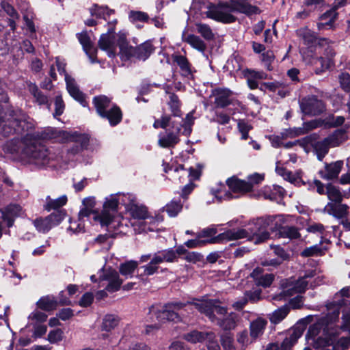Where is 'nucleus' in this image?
<instances>
[{
	"label": "nucleus",
	"mask_w": 350,
	"mask_h": 350,
	"mask_svg": "<svg viewBox=\"0 0 350 350\" xmlns=\"http://www.w3.org/2000/svg\"><path fill=\"white\" fill-rule=\"evenodd\" d=\"M260 274L261 269L257 268L252 271L251 276L256 281L258 285L263 287L269 286L274 280V275L272 273H266L260 275Z\"/></svg>",
	"instance_id": "32"
},
{
	"label": "nucleus",
	"mask_w": 350,
	"mask_h": 350,
	"mask_svg": "<svg viewBox=\"0 0 350 350\" xmlns=\"http://www.w3.org/2000/svg\"><path fill=\"white\" fill-rule=\"evenodd\" d=\"M215 8L230 13L238 12L243 14L247 16L261 13V10L258 6L249 3L238 2L235 0H230V3L225 1H219Z\"/></svg>",
	"instance_id": "12"
},
{
	"label": "nucleus",
	"mask_w": 350,
	"mask_h": 350,
	"mask_svg": "<svg viewBox=\"0 0 350 350\" xmlns=\"http://www.w3.org/2000/svg\"><path fill=\"white\" fill-rule=\"evenodd\" d=\"M275 171L280 176H282L284 180H289L290 182H293L295 180L291 172L283 167H276Z\"/></svg>",
	"instance_id": "64"
},
{
	"label": "nucleus",
	"mask_w": 350,
	"mask_h": 350,
	"mask_svg": "<svg viewBox=\"0 0 350 350\" xmlns=\"http://www.w3.org/2000/svg\"><path fill=\"white\" fill-rule=\"evenodd\" d=\"M238 129L241 133V139H247L248 138V132L252 129L251 126L244 120H239L238 122Z\"/></svg>",
	"instance_id": "58"
},
{
	"label": "nucleus",
	"mask_w": 350,
	"mask_h": 350,
	"mask_svg": "<svg viewBox=\"0 0 350 350\" xmlns=\"http://www.w3.org/2000/svg\"><path fill=\"white\" fill-rule=\"evenodd\" d=\"M315 275V271H311L306 273L304 276L299 278L295 284L286 286L282 291L274 297V299L282 300L293 295L295 293H304L310 284V287L315 285L312 284L310 279Z\"/></svg>",
	"instance_id": "10"
},
{
	"label": "nucleus",
	"mask_w": 350,
	"mask_h": 350,
	"mask_svg": "<svg viewBox=\"0 0 350 350\" xmlns=\"http://www.w3.org/2000/svg\"><path fill=\"white\" fill-rule=\"evenodd\" d=\"M33 223L36 230L38 232L42 233L47 232L53 227L52 224L49 220L47 217L37 218L33 221Z\"/></svg>",
	"instance_id": "45"
},
{
	"label": "nucleus",
	"mask_w": 350,
	"mask_h": 350,
	"mask_svg": "<svg viewBox=\"0 0 350 350\" xmlns=\"http://www.w3.org/2000/svg\"><path fill=\"white\" fill-rule=\"evenodd\" d=\"M62 157L55 153H51L49 150L44 145L39 143L34 138H32L29 148L26 152L25 158L31 159L38 165H45L50 161H60Z\"/></svg>",
	"instance_id": "6"
},
{
	"label": "nucleus",
	"mask_w": 350,
	"mask_h": 350,
	"mask_svg": "<svg viewBox=\"0 0 350 350\" xmlns=\"http://www.w3.org/2000/svg\"><path fill=\"white\" fill-rule=\"evenodd\" d=\"M245 78H252L254 80L266 79L268 78L267 74L263 71H257L252 69H246L243 71Z\"/></svg>",
	"instance_id": "52"
},
{
	"label": "nucleus",
	"mask_w": 350,
	"mask_h": 350,
	"mask_svg": "<svg viewBox=\"0 0 350 350\" xmlns=\"http://www.w3.org/2000/svg\"><path fill=\"white\" fill-rule=\"evenodd\" d=\"M92 103L99 116H105V111L112 105H115V104L111 103V98L105 95L94 96L92 100Z\"/></svg>",
	"instance_id": "26"
},
{
	"label": "nucleus",
	"mask_w": 350,
	"mask_h": 350,
	"mask_svg": "<svg viewBox=\"0 0 350 350\" xmlns=\"http://www.w3.org/2000/svg\"><path fill=\"white\" fill-rule=\"evenodd\" d=\"M334 6L329 10L322 14L320 17V21H327L325 22H320L317 23V27L319 31L326 29H331L334 27V24L338 18V13Z\"/></svg>",
	"instance_id": "18"
},
{
	"label": "nucleus",
	"mask_w": 350,
	"mask_h": 350,
	"mask_svg": "<svg viewBox=\"0 0 350 350\" xmlns=\"http://www.w3.org/2000/svg\"><path fill=\"white\" fill-rule=\"evenodd\" d=\"M60 133L55 128L48 127L40 133V137L43 139H52L59 137Z\"/></svg>",
	"instance_id": "54"
},
{
	"label": "nucleus",
	"mask_w": 350,
	"mask_h": 350,
	"mask_svg": "<svg viewBox=\"0 0 350 350\" xmlns=\"http://www.w3.org/2000/svg\"><path fill=\"white\" fill-rule=\"evenodd\" d=\"M302 334L303 329L299 327L291 329L286 334L280 345L278 343L270 344L266 350H291Z\"/></svg>",
	"instance_id": "16"
},
{
	"label": "nucleus",
	"mask_w": 350,
	"mask_h": 350,
	"mask_svg": "<svg viewBox=\"0 0 350 350\" xmlns=\"http://www.w3.org/2000/svg\"><path fill=\"white\" fill-rule=\"evenodd\" d=\"M207 243H216V242H212V238L207 240H201L196 237V239H191L186 241L185 245L189 248H196L204 246Z\"/></svg>",
	"instance_id": "53"
},
{
	"label": "nucleus",
	"mask_w": 350,
	"mask_h": 350,
	"mask_svg": "<svg viewBox=\"0 0 350 350\" xmlns=\"http://www.w3.org/2000/svg\"><path fill=\"white\" fill-rule=\"evenodd\" d=\"M138 266V262L135 260H129L124 263H122L119 267L120 273L127 277H131L134 271Z\"/></svg>",
	"instance_id": "44"
},
{
	"label": "nucleus",
	"mask_w": 350,
	"mask_h": 350,
	"mask_svg": "<svg viewBox=\"0 0 350 350\" xmlns=\"http://www.w3.org/2000/svg\"><path fill=\"white\" fill-rule=\"evenodd\" d=\"M278 234L280 237L290 239H297L300 237L297 228L289 226L280 227L278 230Z\"/></svg>",
	"instance_id": "41"
},
{
	"label": "nucleus",
	"mask_w": 350,
	"mask_h": 350,
	"mask_svg": "<svg viewBox=\"0 0 350 350\" xmlns=\"http://www.w3.org/2000/svg\"><path fill=\"white\" fill-rule=\"evenodd\" d=\"M188 250L183 245H179L176 250L167 249L158 251L154 254H148L141 256L140 262L150 261L141 268L144 269V275H152L157 273L159 269V265L164 262H175L178 261V255L187 254Z\"/></svg>",
	"instance_id": "2"
},
{
	"label": "nucleus",
	"mask_w": 350,
	"mask_h": 350,
	"mask_svg": "<svg viewBox=\"0 0 350 350\" xmlns=\"http://www.w3.org/2000/svg\"><path fill=\"white\" fill-rule=\"evenodd\" d=\"M172 58L179 66L183 75L187 77L191 74V64L185 55L174 53L172 55Z\"/></svg>",
	"instance_id": "31"
},
{
	"label": "nucleus",
	"mask_w": 350,
	"mask_h": 350,
	"mask_svg": "<svg viewBox=\"0 0 350 350\" xmlns=\"http://www.w3.org/2000/svg\"><path fill=\"white\" fill-rule=\"evenodd\" d=\"M274 219L275 217L273 216L258 218L253 222V226L249 228L228 230L212 238V242L219 243L224 241L247 238L256 244L262 243L270 237L267 229L271 228Z\"/></svg>",
	"instance_id": "1"
},
{
	"label": "nucleus",
	"mask_w": 350,
	"mask_h": 350,
	"mask_svg": "<svg viewBox=\"0 0 350 350\" xmlns=\"http://www.w3.org/2000/svg\"><path fill=\"white\" fill-rule=\"evenodd\" d=\"M27 88L29 93L34 98V102L39 105H46L48 109H50L48 97L44 95L38 88V87L33 83L27 84Z\"/></svg>",
	"instance_id": "28"
},
{
	"label": "nucleus",
	"mask_w": 350,
	"mask_h": 350,
	"mask_svg": "<svg viewBox=\"0 0 350 350\" xmlns=\"http://www.w3.org/2000/svg\"><path fill=\"white\" fill-rule=\"evenodd\" d=\"M300 109L303 113L308 116H317L325 110V105L315 96L303 98L300 102Z\"/></svg>",
	"instance_id": "14"
},
{
	"label": "nucleus",
	"mask_w": 350,
	"mask_h": 350,
	"mask_svg": "<svg viewBox=\"0 0 350 350\" xmlns=\"http://www.w3.org/2000/svg\"><path fill=\"white\" fill-rule=\"evenodd\" d=\"M105 116H100L108 120L111 126L118 125L122 119V113L120 108L116 105H112L105 111Z\"/></svg>",
	"instance_id": "27"
},
{
	"label": "nucleus",
	"mask_w": 350,
	"mask_h": 350,
	"mask_svg": "<svg viewBox=\"0 0 350 350\" xmlns=\"http://www.w3.org/2000/svg\"><path fill=\"white\" fill-rule=\"evenodd\" d=\"M129 215L136 219H145L148 217L147 208L143 205H139L137 202L127 208Z\"/></svg>",
	"instance_id": "33"
},
{
	"label": "nucleus",
	"mask_w": 350,
	"mask_h": 350,
	"mask_svg": "<svg viewBox=\"0 0 350 350\" xmlns=\"http://www.w3.org/2000/svg\"><path fill=\"white\" fill-rule=\"evenodd\" d=\"M120 321V319L115 314H106L102 323V330L106 332H110L118 326Z\"/></svg>",
	"instance_id": "38"
},
{
	"label": "nucleus",
	"mask_w": 350,
	"mask_h": 350,
	"mask_svg": "<svg viewBox=\"0 0 350 350\" xmlns=\"http://www.w3.org/2000/svg\"><path fill=\"white\" fill-rule=\"evenodd\" d=\"M297 34L307 44H316L317 35L307 27L297 30Z\"/></svg>",
	"instance_id": "40"
},
{
	"label": "nucleus",
	"mask_w": 350,
	"mask_h": 350,
	"mask_svg": "<svg viewBox=\"0 0 350 350\" xmlns=\"http://www.w3.org/2000/svg\"><path fill=\"white\" fill-rule=\"evenodd\" d=\"M118 22V21L117 18H114L112 21H109L107 22V31L106 33H102L100 35V39L97 44H129L127 40L128 32L125 29L120 30L118 33L116 32V25Z\"/></svg>",
	"instance_id": "9"
},
{
	"label": "nucleus",
	"mask_w": 350,
	"mask_h": 350,
	"mask_svg": "<svg viewBox=\"0 0 350 350\" xmlns=\"http://www.w3.org/2000/svg\"><path fill=\"white\" fill-rule=\"evenodd\" d=\"M67 90L72 97L80 102L83 106H85L87 103L85 100L84 94L79 90L74 79L68 75H65Z\"/></svg>",
	"instance_id": "25"
},
{
	"label": "nucleus",
	"mask_w": 350,
	"mask_h": 350,
	"mask_svg": "<svg viewBox=\"0 0 350 350\" xmlns=\"http://www.w3.org/2000/svg\"><path fill=\"white\" fill-rule=\"evenodd\" d=\"M326 195L329 202H342L343 200V195L339 188L331 183L326 185Z\"/></svg>",
	"instance_id": "37"
},
{
	"label": "nucleus",
	"mask_w": 350,
	"mask_h": 350,
	"mask_svg": "<svg viewBox=\"0 0 350 350\" xmlns=\"http://www.w3.org/2000/svg\"><path fill=\"white\" fill-rule=\"evenodd\" d=\"M208 16L217 22L224 24L234 23L237 18L230 12H224L218 8H213L209 10Z\"/></svg>",
	"instance_id": "24"
},
{
	"label": "nucleus",
	"mask_w": 350,
	"mask_h": 350,
	"mask_svg": "<svg viewBox=\"0 0 350 350\" xmlns=\"http://www.w3.org/2000/svg\"><path fill=\"white\" fill-rule=\"evenodd\" d=\"M66 211L64 210H56L51 215H48L49 220L53 225V227L58 225L65 217Z\"/></svg>",
	"instance_id": "49"
},
{
	"label": "nucleus",
	"mask_w": 350,
	"mask_h": 350,
	"mask_svg": "<svg viewBox=\"0 0 350 350\" xmlns=\"http://www.w3.org/2000/svg\"><path fill=\"white\" fill-rule=\"evenodd\" d=\"M327 250L325 247H321L318 245H315L309 247H306L301 252V256L305 257L321 256Z\"/></svg>",
	"instance_id": "47"
},
{
	"label": "nucleus",
	"mask_w": 350,
	"mask_h": 350,
	"mask_svg": "<svg viewBox=\"0 0 350 350\" xmlns=\"http://www.w3.org/2000/svg\"><path fill=\"white\" fill-rule=\"evenodd\" d=\"M347 138L344 129H337L321 141L315 142L313 148L319 161H322L328 153L329 148L338 146Z\"/></svg>",
	"instance_id": "7"
},
{
	"label": "nucleus",
	"mask_w": 350,
	"mask_h": 350,
	"mask_svg": "<svg viewBox=\"0 0 350 350\" xmlns=\"http://www.w3.org/2000/svg\"><path fill=\"white\" fill-rule=\"evenodd\" d=\"M38 308L45 311H51L55 310L57 306V301L51 297H42L38 302Z\"/></svg>",
	"instance_id": "42"
},
{
	"label": "nucleus",
	"mask_w": 350,
	"mask_h": 350,
	"mask_svg": "<svg viewBox=\"0 0 350 350\" xmlns=\"http://www.w3.org/2000/svg\"><path fill=\"white\" fill-rule=\"evenodd\" d=\"M211 193L214 196L219 202L223 200H229L233 198L230 191H226L224 185H219L211 189Z\"/></svg>",
	"instance_id": "39"
},
{
	"label": "nucleus",
	"mask_w": 350,
	"mask_h": 350,
	"mask_svg": "<svg viewBox=\"0 0 350 350\" xmlns=\"http://www.w3.org/2000/svg\"><path fill=\"white\" fill-rule=\"evenodd\" d=\"M184 259L188 262L196 263L203 260V256L198 252H188Z\"/></svg>",
	"instance_id": "61"
},
{
	"label": "nucleus",
	"mask_w": 350,
	"mask_h": 350,
	"mask_svg": "<svg viewBox=\"0 0 350 350\" xmlns=\"http://www.w3.org/2000/svg\"><path fill=\"white\" fill-rule=\"evenodd\" d=\"M289 312V307L287 305H284L270 314L269 319L271 323L278 324L286 318Z\"/></svg>",
	"instance_id": "36"
},
{
	"label": "nucleus",
	"mask_w": 350,
	"mask_h": 350,
	"mask_svg": "<svg viewBox=\"0 0 350 350\" xmlns=\"http://www.w3.org/2000/svg\"><path fill=\"white\" fill-rule=\"evenodd\" d=\"M237 321L238 315L236 313L231 312L221 320L217 318L215 322H217V324L223 329L231 330L234 329L237 326Z\"/></svg>",
	"instance_id": "34"
},
{
	"label": "nucleus",
	"mask_w": 350,
	"mask_h": 350,
	"mask_svg": "<svg viewBox=\"0 0 350 350\" xmlns=\"http://www.w3.org/2000/svg\"><path fill=\"white\" fill-rule=\"evenodd\" d=\"M182 208L183 204L180 200H172L165 206V210L170 217H175L182 210Z\"/></svg>",
	"instance_id": "46"
},
{
	"label": "nucleus",
	"mask_w": 350,
	"mask_h": 350,
	"mask_svg": "<svg viewBox=\"0 0 350 350\" xmlns=\"http://www.w3.org/2000/svg\"><path fill=\"white\" fill-rule=\"evenodd\" d=\"M99 281L107 282L105 290L109 293H114L120 290L123 280L120 278L119 273L114 269H101L99 272Z\"/></svg>",
	"instance_id": "13"
},
{
	"label": "nucleus",
	"mask_w": 350,
	"mask_h": 350,
	"mask_svg": "<svg viewBox=\"0 0 350 350\" xmlns=\"http://www.w3.org/2000/svg\"><path fill=\"white\" fill-rule=\"evenodd\" d=\"M171 118L168 116H163L161 119L156 120L154 122L153 126L155 129L162 128L166 129L170 126Z\"/></svg>",
	"instance_id": "62"
},
{
	"label": "nucleus",
	"mask_w": 350,
	"mask_h": 350,
	"mask_svg": "<svg viewBox=\"0 0 350 350\" xmlns=\"http://www.w3.org/2000/svg\"><path fill=\"white\" fill-rule=\"evenodd\" d=\"M339 81L342 89L347 92H350V75L347 72L340 74Z\"/></svg>",
	"instance_id": "55"
},
{
	"label": "nucleus",
	"mask_w": 350,
	"mask_h": 350,
	"mask_svg": "<svg viewBox=\"0 0 350 350\" xmlns=\"http://www.w3.org/2000/svg\"><path fill=\"white\" fill-rule=\"evenodd\" d=\"M192 305V301H187L185 303L176 301L165 304V306H152L149 310L150 318L153 325H149L146 327V332H150L153 329H158L161 324L165 321H179L180 317L176 311L180 310L183 308Z\"/></svg>",
	"instance_id": "3"
},
{
	"label": "nucleus",
	"mask_w": 350,
	"mask_h": 350,
	"mask_svg": "<svg viewBox=\"0 0 350 350\" xmlns=\"http://www.w3.org/2000/svg\"><path fill=\"white\" fill-rule=\"evenodd\" d=\"M118 204V195L113 194L106 198L103 211L100 213L95 214L94 220L98 222L101 226H106L109 229H118L122 225L123 219L117 212Z\"/></svg>",
	"instance_id": "4"
},
{
	"label": "nucleus",
	"mask_w": 350,
	"mask_h": 350,
	"mask_svg": "<svg viewBox=\"0 0 350 350\" xmlns=\"http://www.w3.org/2000/svg\"><path fill=\"white\" fill-rule=\"evenodd\" d=\"M213 337V332H202L197 330L191 331L183 336L185 340L192 343L202 342L206 338L212 339Z\"/></svg>",
	"instance_id": "29"
},
{
	"label": "nucleus",
	"mask_w": 350,
	"mask_h": 350,
	"mask_svg": "<svg viewBox=\"0 0 350 350\" xmlns=\"http://www.w3.org/2000/svg\"><path fill=\"white\" fill-rule=\"evenodd\" d=\"M68 141L72 144L68 148V152L72 155H75L87 148L89 144V137L85 134L78 133H63Z\"/></svg>",
	"instance_id": "15"
},
{
	"label": "nucleus",
	"mask_w": 350,
	"mask_h": 350,
	"mask_svg": "<svg viewBox=\"0 0 350 350\" xmlns=\"http://www.w3.org/2000/svg\"><path fill=\"white\" fill-rule=\"evenodd\" d=\"M229 189L234 193H246L252 189V184L246 180L232 177L226 180Z\"/></svg>",
	"instance_id": "22"
},
{
	"label": "nucleus",
	"mask_w": 350,
	"mask_h": 350,
	"mask_svg": "<svg viewBox=\"0 0 350 350\" xmlns=\"http://www.w3.org/2000/svg\"><path fill=\"white\" fill-rule=\"evenodd\" d=\"M263 85L265 87V88L271 92H276L281 88H285L286 87V83L284 81H274L263 83Z\"/></svg>",
	"instance_id": "60"
},
{
	"label": "nucleus",
	"mask_w": 350,
	"mask_h": 350,
	"mask_svg": "<svg viewBox=\"0 0 350 350\" xmlns=\"http://www.w3.org/2000/svg\"><path fill=\"white\" fill-rule=\"evenodd\" d=\"M340 329L336 327L329 338L318 337L314 342V348L319 350H345L350 345V337L338 339Z\"/></svg>",
	"instance_id": "8"
},
{
	"label": "nucleus",
	"mask_w": 350,
	"mask_h": 350,
	"mask_svg": "<svg viewBox=\"0 0 350 350\" xmlns=\"http://www.w3.org/2000/svg\"><path fill=\"white\" fill-rule=\"evenodd\" d=\"M169 126H170V129H165V133L159 134L158 144L162 148H173L180 142L182 127L184 129L182 132L183 135H189L191 132V126L187 124H182L175 121H171Z\"/></svg>",
	"instance_id": "5"
},
{
	"label": "nucleus",
	"mask_w": 350,
	"mask_h": 350,
	"mask_svg": "<svg viewBox=\"0 0 350 350\" xmlns=\"http://www.w3.org/2000/svg\"><path fill=\"white\" fill-rule=\"evenodd\" d=\"M67 201L68 198L66 195H63L57 199H52L50 196H47L46 198V203L44 208L48 211H50L52 209L55 211L59 210V208L67 203Z\"/></svg>",
	"instance_id": "35"
},
{
	"label": "nucleus",
	"mask_w": 350,
	"mask_h": 350,
	"mask_svg": "<svg viewBox=\"0 0 350 350\" xmlns=\"http://www.w3.org/2000/svg\"><path fill=\"white\" fill-rule=\"evenodd\" d=\"M171 111L174 116H180V103L178 98L176 95L172 94L170 96V101L168 103Z\"/></svg>",
	"instance_id": "50"
},
{
	"label": "nucleus",
	"mask_w": 350,
	"mask_h": 350,
	"mask_svg": "<svg viewBox=\"0 0 350 350\" xmlns=\"http://www.w3.org/2000/svg\"><path fill=\"white\" fill-rule=\"evenodd\" d=\"M129 19L133 24L138 22L148 23L150 21V17L146 12L135 10H131L129 12Z\"/></svg>",
	"instance_id": "43"
},
{
	"label": "nucleus",
	"mask_w": 350,
	"mask_h": 350,
	"mask_svg": "<svg viewBox=\"0 0 350 350\" xmlns=\"http://www.w3.org/2000/svg\"><path fill=\"white\" fill-rule=\"evenodd\" d=\"M261 61L265 64V66L268 70H271L273 69L271 66V63L274 60L275 56L273 52L270 50L265 51L262 53Z\"/></svg>",
	"instance_id": "51"
},
{
	"label": "nucleus",
	"mask_w": 350,
	"mask_h": 350,
	"mask_svg": "<svg viewBox=\"0 0 350 350\" xmlns=\"http://www.w3.org/2000/svg\"><path fill=\"white\" fill-rule=\"evenodd\" d=\"M219 301L217 299H193L192 301V306L200 313L207 317L212 322H215L217 320L215 312L220 315H224L227 312L226 308L219 306Z\"/></svg>",
	"instance_id": "11"
},
{
	"label": "nucleus",
	"mask_w": 350,
	"mask_h": 350,
	"mask_svg": "<svg viewBox=\"0 0 350 350\" xmlns=\"http://www.w3.org/2000/svg\"><path fill=\"white\" fill-rule=\"evenodd\" d=\"M198 31L206 40H209L213 37L211 28L206 25H200L198 27Z\"/></svg>",
	"instance_id": "63"
},
{
	"label": "nucleus",
	"mask_w": 350,
	"mask_h": 350,
	"mask_svg": "<svg viewBox=\"0 0 350 350\" xmlns=\"http://www.w3.org/2000/svg\"><path fill=\"white\" fill-rule=\"evenodd\" d=\"M349 206L342 202H328L323 211L337 218H343L348 214Z\"/></svg>",
	"instance_id": "19"
},
{
	"label": "nucleus",
	"mask_w": 350,
	"mask_h": 350,
	"mask_svg": "<svg viewBox=\"0 0 350 350\" xmlns=\"http://www.w3.org/2000/svg\"><path fill=\"white\" fill-rule=\"evenodd\" d=\"M343 166L342 161H337L331 163H326L325 170L319 172L321 177L326 180L337 178Z\"/></svg>",
	"instance_id": "21"
},
{
	"label": "nucleus",
	"mask_w": 350,
	"mask_h": 350,
	"mask_svg": "<svg viewBox=\"0 0 350 350\" xmlns=\"http://www.w3.org/2000/svg\"><path fill=\"white\" fill-rule=\"evenodd\" d=\"M83 49L88 56L91 62H96L97 48L95 45H83Z\"/></svg>",
	"instance_id": "59"
},
{
	"label": "nucleus",
	"mask_w": 350,
	"mask_h": 350,
	"mask_svg": "<svg viewBox=\"0 0 350 350\" xmlns=\"http://www.w3.org/2000/svg\"><path fill=\"white\" fill-rule=\"evenodd\" d=\"M89 11L92 17L105 21H107L111 15L116 14V10L109 8L107 5H99L96 3L93 4Z\"/></svg>",
	"instance_id": "23"
},
{
	"label": "nucleus",
	"mask_w": 350,
	"mask_h": 350,
	"mask_svg": "<svg viewBox=\"0 0 350 350\" xmlns=\"http://www.w3.org/2000/svg\"><path fill=\"white\" fill-rule=\"evenodd\" d=\"M335 325L333 323H329L326 318L319 319L315 323L310 325L308 331V336L311 338L317 337L323 331V334L320 337L323 338H329L331 334H333ZM317 338H314L315 340ZM314 341H313L314 342Z\"/></svg>",
	"instance_id": "17"
},
{
	"label": "nucleus",
	"mask_w": 350,
	"mask_h": 350,
	"mask_svg": "<svg viewBox=\"0 0 350 350\" xmlns=\"http://www.w3.org/2000/svg\"><path fill=\"white\" fill-rule=\"evenodd\" d=\"M212 95L215 97V104L217 107L224 108L231 104L232 92L228 89H215L212 92Z\"/></svg>",
	"instance_id": "20"
},
{
	"label": "nucleus",
	"mask_w": 350,
	"mask_h": 350,
	"mask_svg": "<svg viewBox=\"0 0 350 350\" xmlns=\"http://www.w3.org/2000/svg\"><path fill=\"white\" fill-rule=\"evenodd\" d=\"M267 321L266 319L258 317L250 323V336L253 339H256L261 336L267 326Z\"/></svg>",
	"instance_id": "30"
},
{
	"label": "nucleus",
	"mask_w": 350,
	"mask_h": 350,
	"mask_svg": "<svg viewBox=\"0 0 350 350\" xmlns=\"http://www.w3.org/2000/svg\"><path fill=\"white\" fill-rule=\"evenodd\" d=\"M119 199V203H121L122 205L125 206L126 211H127V208L132 204H134L137 200L136 197L131 193H117Z\"/></svg>",
	"instance_id": "48"
},
{
	"label": "nucleus",
	"mask_w": 350,
	"mask_h": 350,
	"mask_svg": "<svg viewBox=\"0 0 350 350\" xmlns=\"http://www.w3.org/2000/svg\"><path fill=\"white\" fill-rule=\"evenodd\" d=\"M64 103L62 96L57 95L55 99V113H53L54 117L61 116L64 110Z\"/></svg>",
	"instance_id": "56"
},
{
	"label": "nucleus",
	"mask_w": 350,
	"mask_h": 350,
	"mask_svg": "<svg viewBox=\"0 0 350 350\" xmlns=\"http://www.w3.org/2000/svg\"><path fill=\"white\" fill-rule=\"evenodd\" d=\"M92 33V31L88 32L86 29L83 30L80 33H77L76 34L77 38L78 39L79 44H94L91 41L90 33Z\"/></svg>",
	"instance_id": "57"
}]
</instances>
